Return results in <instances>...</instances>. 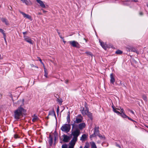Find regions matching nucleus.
Masks as SVG:
<instances>
[{
  "label": "nucleus",
  "mask_w": 148,
  "mask_h": 148,
  "mask_svg": "<svg viewBox=\"0 0 148 148\" xmlns=\"http://www.w3.org/2000/svg\"><path fill=\"white\" fill-rule=\"evenodd\" d=\"M54 96L56 97L58 99V98H59V96L57 95V94H56L54 95Z\"/></svg>",
  "instance_id": "ea45409f"
},
{
  "label": "nucleus",
  "mask_w": 148,
  "mask_h": 148,
  "mask_svg": "<svg viewBox=\"0 0 148 148\" xmlns=\"http://www.w3.org/2000/svg\"><path fill=\"white\" fill-rule=\"evenodd\" d=\"M69 43L73 47L79 48V45L78 42L75 41H71L69 42Z\"/></svg>",
  "instance_id": "39448f33"
},
{
  "label": "nucleus",
  "mask_w": 148,
  "mask_h": 148,
  "mask_svg": "<svg viewBox=\"0 0 148 148\" xmlns=\"http://www.w3.org/2000/svg\"><path fill=\"white\" fill-rule=\"evenodd\" d=\"M71 125L70 124H66L63 125L61 128V130L64 132L68 133L70 130Z\"/></svg>",
  "instance_id": "7ed1b4c3"
},
{
  "label": "nucleus",
  "mask_w": 148,
  "mask_h": 148,
  "mask_svg": "<svg viewBox=\"0 0 148 148\" xmlns=\"http://www.w3.org/2000/svg\"><path fill=\"white\" fill-rule=\"evenodd\" d=\"M127 118L128 119H129L132 121L136 122L134 121L133 120V119H131V118H130L129 117H128V116H127Z\"/></svg>",
  "instance_id": "c9c22d12"
},
{
  "label": "nucleus",
  "mask_w": 148,
  "mask_h": 148,
  "mask_svg": "<svg viewBox=\"0 0 148 148\" xmlns=\"http://www.w3.org/2000/svg\"><path fill=\"white\" fill-rule=\"evenodd\" d=\"M123 52L122 51L119 50H117L115 52V53L118 54H121Z\"/></svg>",
  "instance_id": "a878e982"
},
{
  "label": "nucleus",
  "mask_w": 148,
  "mask_h": 148,
  "mask_svg": "<svg viewBox=\"0 0 148 148\" xmlns=\"http://www.w3.org/2000/svg\"><path fill=\"white\" fill-rule=\"evenodd\" d=\"M114 112L116 113L118 115H120V114L121 113L119 111H118L117 110H115V111L114 110Z\"/></svg>",
  "instance_id": "c85d7f7f"
},
{
  "label": "nucleus",
  "mask_w": 148,
  "mask_h": 148,
  "mask_svg": "<svg viewBox=\"0 0 148 148\" xmlns=\"http://www.w3.org/2000/svg\"><path fill=\"white\" fill-rule=\"evenodd\" d=\"M140 15L142 16L143 15V13L142 12H140L139 13Z\"/></svg>",
  "instance_id": "3c124183"
},
{
  "label": "nucleus",
  "mask_w": 148,
  "mask_h": 148,
  "mask_svg": "<svg viewBox=\"0 0 148 148\" xmlns=\"http://www.w3.org/2000/svg\"><path fill=\"white\" fill-rule=\"evenodd\" d=\"M99 132V130H98V128L95 127L94 129V133L96 135L97 134V133Z\"/></svg>",
  "instance_id": "412c9836"
},
{
  "label": "nucleus",
  "mask_w": 148,
  "mask_h": 148,
  "mask_svg": "<svg viewBox=\"0 0 148 148\" xmlns=\"http://www.w3.org/2000/svg\"><path fill=\"white\" fill-rule=\"evenodd\" d=\"M24 99H23L22 101V104L20 105V107H18L17 109L14 112V118L17 120H18L21 118L24 114L26 112V110L21 107L24 105Z\"/></svg>",
  "instance_id": "f257e3e1"
},
{
  "label": "nucleus",
  "mask_w": 148,
  "mask_h": 148,
  "mask_svg": "<svg viewBox=\"0 0 148 148\" xmlns=\"http://www.w3.org/2000/svg\"><path fill=\"white\" fill-rule=\"evenodd\" d=\"M49 115H54L55 116H56L55 112L53 110L49 112Z\"/></svg>",
  "instance_id": "5701e85b"
},
{
  "label": "nucleus",
  "mask_w": 148,
  "mask_h": 148,
  "mask_svg": "<svg viewBox=\"0 0 148 148\" xmlns=\"http://www.w3.org/2000/svg\"><path fill=\"white\" fill-rule=\"evenodd\" d=\"M91 148H97L95 143L93 142L91 144Z\"/></svg>",
  "instance_id": "4be33fe9"
},
{
  "label": "nucleus",
  "mask_w": 148,
  "mask_h": 148,
  "mask_svg": "<svg viewBox=\"0 0 148 148\" xmlns=\"http://www.w3.org/2000/svg\"><path fill=\"white\" fill-rule=\"evenodd\" d=\"M41 10L44 13H46L47 12V11L44 10L43 9H41Z\"/></svg>",
  "instance_id": "49530a36"
},
{
  "label": "nucleus",
  "mask_w": 148,
  "mask_h": 148,
  "mask_svg": "<svg viewBox=\"0 0 148 148\" xmlns=\"http://www.w3.org/2000/svg\"><path fill=\"white\" fill-rule=\"evenodd\" d=\"M23 2V1H24V0H21Z\"/></svg>",
  "instance_id": "0e129e2a"
},
{
  "label": "nucleus",
  "mask_w": 148,
  "mask_h": 148,
  "mask_svg": "<svg viewBox=\"0 0 148 148\" xmlns=\"http://www.w3.org/2000/svg\"><path fill=\"white\" fill-rule=\"evenodd\" d=\"M49 145L51 146L52 145L53 142V139L51 136L50 135L49 136Z\"/></svg>",
  "instance_id": "a211bd4d"
},
{
  "label": "nucleus",
  "mask_w": 148,
  "mask_h": 148,
  "mask_svg": "<svg viewBox=\"0 0 148 148\" xmlns=\"http://www.w3.org/2000/svg\"><path fill=\"white\" fill-rule=\"evenodd\" d=\"M2 59V57H1V54H0V59Z\"/></svg>",
  "instance_id": "13d9d810"
},
{
  "label": "nucleus",
  "mask_w": 148,
  "mask_h": 148,
  "mask_svg": "<svg viewBox=\"0 0 148 148\" xmlns=\"http://www.w3.org/2000/svg\"><path fill=\"white\" fill-rule=\"evenodd\" d=\"M143 98L144 100H145V101L147 100V97L145 95H143Z\"/></svg>",
  "instance_id": "7c9ffc66"
},
{
  "label": "nucleus",
  "mask_w": 148,
  "mask_h": 148,
  "mask_svg": "<svg viewBox=\"0 0 148 148\" xmlns=\"http://www.w3.org/2000/svg\"><path fill=\"white\" fill-rule=\"evenodd\" d=\"M24 40L27 42L32 45L33 44V41L31 38L25 35L24 36Z\"/></svg>",
  "instance_id": "0eeeda50"
},
{
  "label": "nucleus",
  "mask_w": 148,
  "mask_h": 148,
  "mask_svg": "<svg viewBox=\"0 0 148 148\" xmlns=\"http://www.w3.org/2000/svg\"><path fill=\"white\" fill-rule=\"evenodd\" d=\"M97 136V135L94 133L93 134L90 136V137H95Z\"/></svg>",
  "instance_id": "2f4dec72"
},
{
  "label": "nucleus",
  "mask_w": 148,
  "mask_h": 148,
  "mask_svg": "<svg viewBox=\"0 0 148 148\" xmlns=\"http://www.w3.org/2000/svg\"><path fill=\"white\" fill-rule=\"evenodd\" d=\"M97 135L99 137H102V136L100 134H97Z\"/></svg>",
  "instance_id": "de8ad7c7"
},
{
  "label": "nucleus",
  "mask_w": 148,
  "mask_h": 148,
  "mask_svg": "<svg viewBox=\"0 0 148 148\" xmlns=\"http://www.w3.org/2000/svg\"><path fill=\"white\" fill-rule=\"evenodd\" d=\"M110 81L111 83L113 84L115 82V80L114 78V75L112 73L110 75Z\"/></svg>",
  "instance_id": "dca6fc26"
},
{
  "label": "nucleus",
  "mask_w": 148,
  "mask_h": 148,
  "mask_svg": "<svg viewBox=\"0 0 148 148\" xmlns=\"http://www.w3.org/2000/svg\"><path fill=\"white\" fill-rule=\"evenodd\" d=\"M46 118L47 119H49V117L48 116H47V117H46Z\"/></svg>",
  "instance_id": "052dcab7"
},
{
  "label": "nucleus",
  "mask_w": 148,
  "mask_h": 148,
  "mask_svg": "<svg viewBox=\"0 0 148 148\" xmlns=\"http://www.w3.org/2000/svg\"><path fill=\"white\" fill-rule=\"evenodd\" d=\"M14 138H18V135L17 134H15L14 135Z\"/></svg>",
  "instance_id": "37998d69"
},
{
  "label": "nucleus",
  "mask_w": 148,
  "mask_h": 148,
  "mask_svg": "<svg viewBox=\"0 0 148 148\" xmlns=\"http://www.w3.org/2000/svg\"><path fill=\"white\" fill-rule=\"evenodd\" d=\"M100 45L105 50H106L107 47V45L104 42L101 41L100 40H99Z\"/></svg>",
  "instance_id": "2eb2a0df"
},
{
  "label": "nucleus",
  "mask_w": 148,
  "mask_h": 148,
  "mask_svg": "<svg viewBox=\"0 0 148 148\" xmlns=\"http://www.w3.org/2000/svg\"><path fill=\"white\" fill-rule=\"evenodd\" d=\"M68 148H74L73 147H69Z\"/></svg>",
  "instance_id": "e2e57ef3"
},
{
  "label": "nucleus",
  "mask_w": 148,
  "mask_h": 148,
  "mask_svg": "<svg viewBox=\"0 0 148 148\" xmlns=\"http://www.w3.org/2000/svg\"><path fill=\"white\" fill-rule=\"evenodd\" d=\"M129 110V111H130L131 113H132V114H134V112L132 111V110Z\"/></svg>",
  "instance_id": "a18cd8bd"
},
{
  "label": "nucleus",
  "mask_w": 148,
  "mask_h": 148,
  "mask_svg": "<svg viewBox=\"0 0 148 148\" xmlns=\"http://www.w3.org/2000/svg\"><path fill=\"white\" fill-rule=\"evenodd\" d=\"M38 14H39V15H41L42 14V13L40 12H39L38 13Z\"/></svg>",
  "instance_id": "4d7b16f0"
},
{
  "label": "nucleus",
  "mask_w": 148,
  "mask_h": 148,
  "mask_svg": "<svg viewBox=\"0 0 148 148\" xmlns=\"http://www.w3.org/2000/svg\"><path fill=\"white\" fill-rule=\"evenodd\" d=\"M3 37H4V40H5V42H6V36H3Z\"/></svg>",
  "instance_id": "c03bdc74"
},
{
  "label": "nucleus",
  "mask_w": 148,
  "mask_h": 148,
  "mask_svg": "<svg viewBox=\"0 0 148 148\" xmlns=\"http://www.w3.org/2000/svg\"><path fill=\"white\" fill-rule=\"evenodd\" d=\"M27 34V32H23V34L24 35V36L25 35V34Z\"/></svg>",
  "instance_id": "8fccbe9b"
},
{
  "label": "nucleus",
  "mask_w": 148,
  "mask_h": 148,
  "mask_svg": "<svg viewBox=\"0 0 148 148\" xmlns=\"http://www.w3.org/2000/svg\"><path fill=\"white\" fill-rule=\"evenodd\" d=\"M125 0V1H134V2H138V0Z\"/></svg>",
  "instance_id": "c756f323"
},
{
  "label": "nucleus",
  "mask_w": 148,
  "mask_h": 148,
  "mask_svg": "<svg viewBox=\"0 0 148 148\" xmlns=\"http://www.w3.org/2000/svg\"><path fill=\"white\" fill-rule=\"evenodd\" d=\"M86 126V124L84 123H81L79 124L78 127L79 130H82Z\"/></svg>",
  "instance_id": "f8f14e48"
},
{
  "label": "nucleus",
  "mask_w": 148,
  "mask_h": 148,
  "mask_svg": "<svg viewBox=\"0 0 148 148\" xmlns=\"http://www.w3.org/2000/svg\"><path fill=\"white\" fill-rule=\"evenodd\" d=\"M59 107H58V108H57V114H58V113L59 112Z\"/></svg>",
  "instance_id": "a19ab883"
},
{
  "label": "nucleus",
  "mask_w": 148,
  "mask_h": 148,
  "mask_svg": "<svg viewBox=\"0 0 148 148\" xmlns=\"http://www.w3.org/2000/svg\"><path fill=\"white\" fill-rule=\"evenodd\" d=\"M87 135L85 134H83L80 138V140L82 141H85L87 138Z\"/></svg>",
  "instance_id": "f3484780"
},
{
  "label": "nucleus",
  "mask_w": 148,
  "mask_h": 148,
  "mask_svg": "<svg viewBox=\"0 0 148 148\" xmlns=\"http://www.w3.org/2000/svg\"><path fill=\"white\" fill-rule=\"evenodd\" d=\"M116 109H116V110H121V109H120V108H116Z\"/></svg>",
  "instance_id": "5fc2aeb1"
},
{
  "label": "nucleus",
  "mask_w": 148,
  "mask_h": 148,
  "mask_svg": "<svg viewBox=\"0 0 148 148\" xmlns=\"http://www.w3.org/2000/svg\"><path fill=\"white\" fill-rule=\"evenodd\" d=\"M67 121H68V123H70V119H67Z\"/></svg>",
  "instance_id": "09e8293b"
},
{
  "label": "nucleus",
  "mask_w": 148,
  "mask_h": 148,
  "mask_svg": "<svg viewBox=\"0 0 148 148\" xmlns=\"http://www.w3.org/2000/svg\"><path fill=\"white\" fill-rule=\"evenodd\" d=\"M62 136L63 138V141L65 143L68 142L70 141L71 138V136H68L67 135H66L65 134L63 135Z\"/></svg>",
  "instance_id": "423d86ee"
},
{
  "label": "nucleus",
  "mask_w": 148,
  "mask_h": 148,
  "mask_svg": "<svg viewBox=\"0 0 148 148\" xmlns=\"http://www.w3.org/2000/svg\"><path fill=\"white\" fill-rule=\"evenodd\" d=\"M80 148H82V146H81L80 147Z\"/></svg>",
  "instance_id": "338daca9"
},
{
  "label": "nucleus",
  "mask_w": 148,
  "mask_h": 148,
  "mask_svg": "<svg viewBox=\"0 0 148 148\" xmlns=\"http://www.w3.org/2000/svg\"><path fill=\"white\" fill-rule=\"evenodd\" d=\"M72 126V129H75V130L72 132L71 134L73 136L74 140L77 139V137L79 135L80 133V130L79 129L77 128V125H75L74 124H71Z\"/></svg>",
  "instance_id": "f03ea898"
},
{
  "label": "nucleus",
  "mask_w": 148,
  "mask_h": 148,
  "mask_svg": "<svg viewBox=\"0 0 148 148\" xmlns=\"http://www.w3.org/2000/svg\"><path fill=\"white\" fill-rule=\"evenodd\" d=\"M86 104H87V103H86L85 102V107L86 108V110H84V109L83 108V110H82V114L84 115H86L88 113V112H89L88 110V108L86 107Z\"/></svg>",
  "instance_id": "1a4fd4ad"
},
{
  "label": "nucleus",
  "mask_w": 148,
  "mask_h": 148,
  "mask_svg": "<svg viewBox=\"0 0 148 148\" xmlns=\"http://www.w3.org/2000/svg\"><path fill=\"white\" fill-rule=\"evenodd\" d=\"M112 107L113 109V111H115V110H116L117 109H116V108H115L114 106L113 105L112 106Z\"/></svg>",
  "instance_id": "72a5a7b5"
},
{
  "label": "nucleus",
  "mask_w": 148,
  "mask_h": 148,
  "mask_svg": "<svg viewBox=\"0 0 148 148\" xmlns=\"http://www.w3.org/2000/svg\"><path fill=\"white\" fill-rule=\"evenodd\" d=\"M83 119V118L81 114L76 116L74 119V123H78L82 122Z\"/></svg>",
  "instance_id": "20e7f679"
},
{
  "label": "nucleus",
  "mask_w": 148,
  "mask_h": 148,
  "mask_svg": "<svg viewBox=\"0 0 148 148\" xmlns=\"http://www.w3.org/2000/svg\"><path fill=\"white\" fill-rule=\"evenodd\" d=\"M20 12L21 14L24 17L27 18L31 20V16L29 15L26 14L20 11Z\"/></svg>",
  "instance_id": "ddd939ff"
},
{
  "label": "nucleus",
  "mask_w": 148,
  "mask_h": 148,
  "mask_svg": "<svg viewBox=\"0 0 148 148\" xmlns=\"http://www.w3.org/2000/svg\"><path fill=\"white\" fill-rule=\"evenodd\" d=\"M43 65L44 68V69H45V66H44V65Z\"/></svg>",
  "instance_id": "69168bd1"
},
{
  "label": "nucleus",
  "mask_w": 148,
  "mask_h": 148,
  "mask_svg": "<svg viewBox=\"0 0 148 148\" xmlns=\"http://www.w3.org/2000/svg\"><path fill=\"white\" fill-rule=\"evenodd\" d=\"M120 84H121V82H120Z\"/></svg>",
  "instance_id": "774afa93"
},
{
  "label": "nucleus",
  "mask_w": 148,
  "mask_h": 148,
  "mask_svg": "<svg viewBox=\"0 0 148 148\" xmlns=\"http://www.w3.org/2000/svg\"><path fill=\"white\" fill-rule=\"evenodd\" d=\"M77 140V139L76 140H74L73 138L71 142L69 143L70 145L69 147H73L74 148V147L75 144V143L76 142Z\"/></svg>",
  "instance_id": "9d476101"
},
{
  "label": "nucleus",
  "mask_w": 148,
  "mask_h": 148,
  "mask_svg": "<svg viewBox=\"0 0 148 148\" xmlns=\"http://www.w3.org/2000/svg\"><path fill=\"white\" fill-rule=\"evenodd\" d=\"M44 72H45V74H44L45 76L47 78L48 77V76H47L48 73H47V71L46 68H45Z\"/></svg>",
  "instance_id": "393cba45"
},
{
  "label": "nucleus",
  "mask_w": 148,
  "mask_h": 148,
  "mask_svg": "<svg viewBox=\"0 0 148 148\" xmlns=\"http://www.w3.org/2000/svg\"><path fill=\"white\" fill-rule=\"evenodd\" d=\"M23 3H25L27 5H32V3L29 1H27V0H24V1H23Z\"/></svg>",
  "instance_id": "aec40b11"
},
{
  "label": "nucleus",
  "mask_w": 148,
  "mask_h": 148,
  "mask_svg": "<svg viewBox=\"0 0 148 148\" xmlns=\"http://www.w3.org/2000/svg\"><path fill=\"white\" fill-rule=\"evenodd\" d=\"M86 115H87L91 119H92V113L88 112V113Z\"/></svg>",
  "instance_id": "b1692460"
},
{
  "label": "nucleus",
  "mask_w": 148,
  "mask_h": 148,
  "mask_svg": "<svg viewBox=\"0 0 148 148\" xmlns=\"http://www.w3.org/2000/svg\"><path fill=\"white\" fill-rule=\"evenodd\" d=\"M127 48L129 51H131L135 52L137 54L139 53V52L134 47H127Z\"/></svg>",
  "instance_id": "9b49d317"
},
{
  "label": "nucleus",
  "mask_w": 148,
  "mask_h": 148,
  "mask_svg": "<svg viewBox=\"0 0 148 148\" xmlns=\"http://www.w3.org/2000/svg\"><path fill=\"white\" fill-rule=\"evenodd\" d=\"M58 101L60 103H62V101H61L60 100L58 99Z\"/></svg>",
  "instance_id": "603ef678"
},
{
  "label": "nucleus",
  "mask_w": 148,
  "mask_h": 148,
  "mask_svg": "<svg viewBox=\"0 0 148 148\" xmlns=\"http://www.w3.org/2000/svg\"><path fill=\"white\" fill-rule=\"evenodd\" d=\"M62 148H67V145L66 144L62 145Z\"/></svg>",
  "instance_id": "cd10ccee"
},
{
  "label": "nucleus",
  "mask_w": 148,
  "mask_h": 148,
  "mask_svg": "<svg viewBox=\"0 0 148 148\" xmlns=\"http://www.w3.org/2000/svg\"><path fill=\"white\" fill-rule=\"evenodd\" d=\"M37 2L40 4V5L41 7L43 8H46L45 5L43 2L40 0H36Z\"/></svg>",
  "instance_id": "6e6552de"
},
{
  "label": "nucleus",
  "mask_w": 148,
  "mask_h": 148,
  "mask_svg": "<svg viewBox=\"0 0 148 148\" xmlns=\"http://www.w3.org/2000/svg\"><path fill=\"white\" fill-rule=\"evenodd\" d=\"M31 65L32 67H33L34 66V65L33 64H32Z\"/></svg>",
  "instance_id": "bf43d9fd"
},
{
  "label": "nucleus",
  "mask_w": 148,
  "mask_h": 148,
  "mask_svg": "<svg viewBox=\"0 0 148 148\" xmlns=\"http://www.w3.org/2000/svg\"><path fill=\"white\" fill-rule=\"evenodd\" d=\"M116 147H119V148H121V147L118 144H116Z\"/></svg>",
  "instance_id": "4c0bfd02"
},
{
  "label": "nucleus",
  "mask_w": 148,
  "mask_h": 148,
  "mask_svg": "<svg viewBox=\"0 0 148 148\" xmlns=\"http://www.w3.org/2000/svg\"><path fill=\"white\" fill-rule=\"evenodd\" d=\"M68 80H66L65 81V83H66V84H67L68 83Z\"/></svg>",
  "instance_id": "864d4df0"
},
{
  "label": "nucleus",
  "mask_w": 148,
  "mask_h": 148,
  "mask_svg": "<svg viewBox=\"0 0 148 148\" xmlns=\"http://www.w3.org/2000/svg\"><path fill=\"white\" fill-rule=\"evenodd\" d=\"M1 20L2 22L4 23L5 24L7 25H10V23L8 22V20L5 18H2Z\"/></svg>",
  "instance_id": "4468645a"
},
{
  "label": "nucleus",
  "mask_w": 148,
  "mask_h": 148,
  "mask_svg": "<svg viewBox=\"0 0 148 148\" xmlns=\"http://www.w3.org/2000/svg\"><path fill=\"white\" fill-rule=\"evenodd\" d=\"M89 145H85L84 148H88Z\"/></svg>",
  "instance_id": "58836bf2"
},
{
  "label": "nucleus",
  "mask_w": 148,
  "mask_h": 148,
  "mask_svg": "<svg viewBox=\"0 0 148 148\" xmlns=\"http://www.w3.org/2000/svg\"><path fill=\"white\" fill-rule=\"evenodd\" d=\"M120 109L121 110V111H120L121 113H124V111L123 108H120Z\"/></svg>",
  "instance_id": "473e14b6"
},
{
  "label": "nucleus",
  "mask_w": 148,
  "mask_h": 148,
  "mask_svg": "<svg viewBox=\"0 0 148 148\" xmlns=\"http://www.w3.org/2000/svg\"><path fill=\"white\" fill-rule=\"evenodd\" d=\"M121 116H122L123 118H127V116L124 113H121L120 115Z\"/></svg>",
  "instance_id": "bb28decb"
},
{
  "label": "nucleus",
  "mask_w": 148,
  "mask_h": 148,
  "mask_svg": "<svg viewBox=\"0 0 148 148\" xmlns=\"http://www.w3.org/2000/svg\"><path fill=\"white\" fill-rule=\"evenodd\" d=\"M63 42H64V44H65V43H66V42L65 41H64V40H63Z\"/></svg>",
  "instance_id": "680f3d73"
},
{
  "label": "nucleus",
  "mask_w": 148,
  "mask_h": 148,
  "mask_svg": "<svg viewBox=\"0 0 148 148\" xmlns=\"http://www.w3.org/2000/svg\"><path fill=\"white\" fill-rule=\"evenodd\" d=\"M1 33L3 34V36H6L5 34L4 33V30H3L2 31Z\"/></svg>",
  "instance_id": "f704fd0d"
},
{
  "label": "nucleus",
  "mask_w": 148,
  "mask_h": 148,
  "mask_svg": "<svg viewBox=\"0 0 148 148\" xmlns=\"http://www.w3.org/2000/svg\"><path fill=\"white\" fill-rule=\"evenodd\" d=\"M70 119V115H69V114H68V115L67 116V119Z\"/></svg>",
  "instance_id": "79ce46f5"
},
{
  "label": "nucleus",
  "mask_w": 148,
  "mask_h": 148,
  "mask_svg": "<svg viewBox=\"0 0 148 148\" xmlns=\"http://www.w3.org/2000/svg\"><path fill=\"white\" fill-rule=\"evenodd\" d=\"M32 117L33 118L32 119V121L34 122H35L38 119V118L35 114H34Z\"/></svg>",
  "instance_id": "6ab92c4d"
},
{
  "label": "nucleus",
  "mask_w": 148,
  "mask_h": 148,
  "mask_svg": "<svg viewBox=\"0 0 148 148\" xmlns=\"http://www.w3.org/2000/svg\"><path fill=\"white\" fill-rule=\"evenodd\" d=\"M3 29H1L0 28V32H1L2 31Z\"/></svg>",
  "instance_id": "6e6d98bb"
},
{
  "label": "nucleus",
  "mask_w": 148,
  "mask_h": 148,
  "mask_svg": "<svg viewBox=\"0 0 148 148\" xmlns=\"http://www.w3.org/2000/svg\"><path fill=\"white\" fill-rule=\"evenodd\" d=\"M38 58L39 59V60L40 61L41 63H42L43 65H44V64H43V63L42 62L41 59L39 57Z\"/></svg>",
  "instance_id": "e433bc0d"
}]
</instances>
